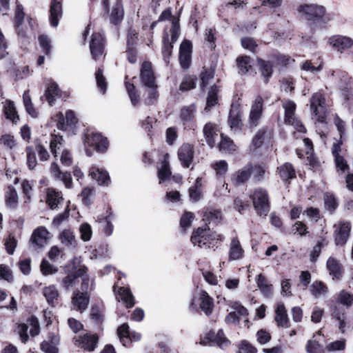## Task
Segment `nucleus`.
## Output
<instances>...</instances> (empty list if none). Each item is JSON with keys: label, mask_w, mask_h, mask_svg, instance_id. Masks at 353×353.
I'll return each mask as SVG.
<instances>
[{"label": "nucleus", "mask_w": 353, "mask_h": 353, "mask_svg": "<svg viewBox=\"0 0 353 353\" xmlns=\"http://www.w3.org/2000/svg\"><path fill=\"white\" fill-rule=\"evenodd\" d=\"M296 10L301 18L309 25L316 22L326 23L331 20L327 14V10L323 5L317 3H303L299 5Z\"/></svg>", "instance_id": "nucleus-1"}, {"label": "nucleus", "mask_w": 353, "mask_h": 353, "mask_svg": "<svg viewBox=\"0 0 353 353\" xmlns=\"http://www.w3.org/2000/svg\"><path fill=\"white\" fill-rule=\"evenodd\" d=\"M254 207L259 216H267L270 210L268 192L261 188H256L251 195Z\"/></svg>", "instance_id": "nucleus-2"}, {"label": "nucleus", "mask_w": 353, "mask_h": 353, "mask_svg": "<svg viewBox=\"0 0 353 353\" xmlns=\"http://www.w3.org/2000/svg\"><path fill=\"white\" fill-rule=\"evenodd\" d=\"M311 112L316 117L319 122L325 121L326 114L325 99L320 92H315L310 100Z\"/></svg>", "instance_id": "nucleus-3"}, {"label": "nucleus", "mask_w": 353, "mask_h": 353, "mask_svg": "<svg viewBox=\"0 0 353 353\" xmlns=\"http://www.w3.org/2000/svg\"><path fill=\"white\" fill-rule=\"evenodd\" d=\"M296 107V103L291 100L285 101L283 103V108L285 110V122L293 125L297 131L305 132V128L295 117Z\"/></svg>", "instance_id": "nucleus-4"}, {"label": "nucleus", "mask_w": 353, "mask_h": 353, "mask_svg": "<svg viewBox=\"0 0 353 353\" xmlns=\"http://www.w3.org/2000/svg\"><path fill=\"white\" fill-rule=\"evenodd\" d=\"M210 230L208 228L207 229H201L198 228L196 230L194 231L192 236L191 241L192 243L196 245H197L201 248H210L211 245H213L212 238V235L210 234Z\"/></svg>", "instance_id": "nucleus-5"}, {"label": "nucleus", "mask_w": 353, "mask_h": 353, "mask_svg": "<svg viewBox=\"0 0 353 353\" xmlns=\"http://www.w3.org/2000/svg\"><path fill=\"white\" fill-rule=\"evenodd\" d=\"M49 232L45 227L35 229L30 239V246L34 250L42 249L48 243Z\"/></svg>", "instance_id": "nucleus-6"}, {"label": "nucleus", "mask_w": 353, "mask_h": 353, "mask_svg": "<svg viewBox=\"0 0 353 353\" xmlns=\"http://www.w3.org/2000/svg\"><path fill=\"white\" fill-rule=\"evenodd\" d=\"M84 143L89 146H94L97 151L103 152L108 146L106 138H103L101 134L94 132H87L85 134Z\"/></svg>", "instance_id": "nucleus-7"}, {"label": "nucleus", "mask_w": 353, "mask_h": 353, "mask_svg": "<svg viewBox=\"0 0 353 353\" xmlns=\"http://www.w3.org/2000/svg\"><path fill=\"white\" fill-rule=\"evenodd\" d=\"M73 340L76 346L92 352L97 347L99 338L97 334H85L74 337Z\"/></svg>", "instance_id": "nucleus-8"}, {"label": "nucleus", "mask_w": 353, "mask_h": 353, "mask_svg": "<svg viewBox=\"0 0 353 353\" xmlns=\"http://www.w3.org/2000/svg\"><path fill=\"white\" fill-rule=\"evenodd\" d=\"M328 43L333 48L341 53L353 47V39L343 35H334L330 37Z\"/></svg>", "instance_id": "nucleus-9"}, {"label": "nucleus", "mask_w": 353, "mask_h": 353, "mask_svg": "<svg viewBox=\"0 0 353 353\" xmlns=\"http://www.w3.org/2000/svg\"><path fill=\"white\" fill-rule=\"evenodd\" d=\"M334 236L336 245H344L350 235V223L348 222H340L338 225H334Z\"/></svg>", "instance_id": "nucleus-10"}, {"label": "nucleus", "mask_w": 353, "mask_h": 353, "mask_svg": "<svg viewBox=\"0 0 353 353\" xmlns=\"http://www.w3.org/2000/svg\"><path fill=\"white\" fill-rule=\"evenodd\" d=\"M105 39L100 33H94L90 43V49L92 58L97 60L103 53Z\"/></svg>", "instance_id": "nucleus-11"}, {"label": "nucleus", "mask_w": 353, "mask_h": 353, "mask_svg": "<svg viewBox=\"0 0 353 353\" xmlns=\"http://www.w3.org/2000/svg\"><path fill=\"white\" fill-rule=\"evenodd\" d=\"M263 98L261 96H257L250 110L249 117L250 128L256 127L259 124V119L263 112Z\"/></svg>", "instance_id": "nucleus-12"}, {"label": "nucleus", "mask_w": 353, "mask_h": 353, "mask_svg": "<svg viewBox=\"0 0 353 353\" xmlns=\"http://www.w3.org/2000/svg\"><path fill=\"white\" fill-rule=\"evenodd\" d=\"M192 43L190 41L184 40L179 48V61L184 69L189 68L191 62Z\"/></svg>", "instance_id": "nucleus-13"}, {"label": "nucleus", "mask_w": 353, "mask_h": 353, "mask_svg": "<svg viewBox=\"0 0 353 353\" xmlns=\"http://www.w3.org/2000/svg\"><path fill=\"white\" fill-rule=\"evenodd\" d=\"M25 13L23 12V6L18 3L17 1V6L14 11V25L17 34L21 37L26 36V28L23 25Z\"/></svg>", "instance_id": "nucleus-14"}, {"label": "nucleus", "mask_w": 353, "mask_h": 353, "mask_svg": "<svg viewBox=\"0 0 353 353\" xmlns=\"http://www.w3.org/2000/svg\"><path fill=\"white\" fill-rule=\"evenodd\" d=\"M252 176V163H248L241 169L236 171L231 180L234 185H240L246 183Z\"/></svg>", "instance_id": "nucleus-15"}, {"label": "nucleus", "mask_w": 353, "mask_h": 353, "mask_svg": "<svg viewBox=\"0 0 353 353\" xmlns=\"http://www.w3.org/2000/svg\"><path fill=\"white\" fill-rule=\"evenodd\" d=\"M141 79L142 83L148 88L157 87L150 63H143L141 69Z\"/></svg>", "instance_id": "nucleus-16"}, {"label": "nucleus", "mask_w": 353, "mask_h": 353, "mask_svg": "<svg viewBox=\"0 0 353 353\" xmlns=\"http://www.w3.org/2000/svg\"><path fill=\"white\" fill-rule=\"evenodd\" d=\"M59 336L54 333H49L47 339L41 343V350L44 353H58Z\"/></svg>", "instance_id": "nucleus-17"}, {"label": "nucleus", "mask_w": 353, "mask_h": 353, "mask_svg": "<svg viewBox=\"0 0 353 353\" xmlns=\"http://www.w3.org/2000/svg\"><path fill=\"white\" fill-rule=\"evenodd\" d=\"M117 334L121 342L124 346L127 345V343L129 341H137L141 339V334L139 333L130 331L129 326L127 323H123L118 328Z\"/></svg>", "instance_id": "nucleus-18"}, {"label": "nucleus", "mask_w": 353, "mask_h": 353, "mask_svg": "<svg viewBox=\"0 0 353 353\" xmlns=\"http://www.w3.org/2000/svg\"><path fill=\"white\" fill-rule=\"evenodd\" d=\"M178 157L184 167H190L193 159L192 145L188 143L182 145L178 150Z\"/></svg>", "instance_id": "nucleus-19"}, {"label": "nucleus", "mask_w": 353, "mask_h": 353, "mask_svg": "<svg viewBox=\"0 0 353 353\" xmlns=\"http://www.w3.org/2000/svg\"><path fill=\"white\" fill-rule=\"evenodd\" d=\"M206 339L221 348L228 346L230 343L221 329L219 330L217 332L210 331L206 335Z\"/></svg>", "instance_id": "nucleus-20"}, {"label": "nucleus", "mask_w": 353, "mask_h": 353, "mask_svg": "<svg viewBox=\"0 0 353 353\" xmlns=\"http://www.w3.org/2000/svg\"><path fill=\"white\" fill-rule=\"evenodd\" d=\"M321 336V332L318 331L313 335L312 339L307 342L305 350L307 353H325V348L320 343Z\"/></svg>", "instance_id": "nucleus-21"}, {"label": "nucleus", "mask_w": 353, "mask_h": 353, "mask_svg": "<svg viewBox=\"0 0 353 353\" xmlns=\"http://www.w3.org/2000/svg\"><path fill=\"white\" fill-rule=\"evenodd\" d=\"M57 127L62 130H65L67 126H72L77 121L74 112L72 110H68L65 113V117H63L62 113H59L57 114Z\"/></svg>", "instance_id": "nucleus-22"}, {"label": "nucleus", "mask_w": 353, "mask_h": 353, "mask_svg": "<svg viewBox=\"0 0 353 353\" xmlns=\"http://www.w3.org/2000/svg\"><path fill=\"white\" fill-rule=\"evenodd\" d=\"M244 250L237 237L231 240L228 253L229 261H235L243 257Z\"/></svg>", "instance_id": "nucleus-23"}, {"label": "nucleus", "mask_w": 353, "mask_h": 353, "mask_svg": "<svg viewBox=\"0 0 353 353\" xmlns=\"http://www.w3.org/2000/svg\"><path fill=\"white\" fill-rule=\"evenodd\" d=\"M50 13V24L53 27H57L59 24V18H61L62 15V6L61 2L57 0H52Z\"/></svg>", "instance_id": "nucleus-24"}, {"label": "nucleus", "mask_w": 353, "mask_h": 353, "mask_svg": "<svg viewBox=\"0 0 353 353\" xmlns=\"http://www.w3.org/2000/svg\"><path fill=\"white\" fill-rule=\"evenodd\" d=\"M72 303L74 309L82 312L88 307L89 303V297L87 294L81 293L79 291H77L74 292V295L72 299Z\"/></svg>", "instance_id": "nucleus-25"}, {"label": "nucleus", "mask_w": 353, "mask_h": 353, "mask_svg": "<svg viewBox=\"0 0 353 353\" xmlns=\"http://www.w3.org/2000/svg\"><path fill=\"white\" fill-rule=\"evenodd\" d=\"M323 203L325 210L330 214H333L339 207V201L336 196L330 192L323 194Z\"/></svg>", "instance_id": "nucleus-26"}, {"label": "nucleus", "mask_w": 353, "mask_h": 353, "mask_svg": "<svg viewBox=\"0 0 353 353\" xmlns=\"http://www.w3.org/2000/svg\"><path fill=\"white\" fill-rule=\"evenodd\" d=\"M228 122L232 130H236L242 125L240 117V111L238 106L232 105L230 113Z\"/></svg>", "instance_id": "nucleus-27"}, {"label": "nucleus", "mask_w": 353, "mask_h": 353, "mask_svg": "<svg viewBox=\"0 0 353 353\" xmlns=\"http://www.w3.org/2000/svg\"><path fill=\"white\" fill-rule=\"evenodd\" d=\"M89 174L93 179L96 180L99 185H108L110 181L108 173L97 168H92Z\"/></svg>", "instance_id": "nucleus-28"}, {"label": "nucleus", "mask_w": 353, "mask_h": 353, "mask_svg": "<svg viewBox=\"0 0 353 353\" xmlns=\"http://www.w3.org/2000/svg\"><path fill=\"white\" fill-rule=\"evenodd\" d=\"M256 284L261 293L267 298H271L273 294L272 285L269 284L266 278L261 274L256 279Z\"/></svg>", "instance_id": "nucleus-29"}, {"label": "nucleus", "mask_w": 353, "mask_h": 353, "mask_svg": "<svg viewBox=\"0 0 353 353\" xmlns=\"http://www.w3.org/2000/svg\"><path fill=\"white\" fill-rule=\"evenodd\" d=\"M275 321L278 326L288 327L289 319L286 309L283 304L278 305L276 309Z\"/></svg>", "instance_id": "nucleus-30"}, {"label": "nucleus", "mask_w": 353, "mask_h": 353, "mask_svg": "<svg viewBox=\"0 0 353 353\" xmlns=\"http://www.w3.org/2000/svg\"><path fill=\"white\" fill-rule=\"evenodd\" d=\"M124 14L123 7L121 1L117 0L114 3L110 14V21L114 25L119 24L123 19Z\"/></svg>", "instance_id": "nucleus-31"}, {"label": "nucleus", "mask_w": 353, "mask_h": 353, "mask_svg": "<svg viewBox=\"0 0 353 353\" xmlns=\"http://www.w3.org/2000/svg\"><path fill=\"white\" fill-rule=\"evenodd\" d=\"M61 200L62 194L61 192H57L55 190L52 188L48 189L46 203L51 209H55L57 208Z\"/></svg>", "instance_id": "nucleus-32"}, {"label": "nucleus", "mask_w": 353, "mask_h": 353, "mask_svg": "<svg viewBox=\"0 0 353 353\" xmlns=\"http://www.w3.org/2000/svg\"><path fill=\"white\" fill-rule=\"evenodd\" d=\"M60 92L61 90L55 82H51L48 84L44 96L46 100L51 106L53 105L55 98L60 96Z\"/></svg>", "instance_id": "nucleus-33"}, {"label": "nucleus", "mask_w": 353, "mask_h": 353, "mask_svg": "<svg viewBox=\"0 0 353 353\" xmlns=\"http://www.w3.org/2000/svg\"><path fill=\"white\" fill-rule=\"evenodd\" d=\"M43 294L51 306H54L59 296V293L54 285H50L43 289Z\"/></svg>", "instance_id": "nucleus-34"}, {"label": "nucleus", "mask_w": 353, "mask_h": 353, "mask_svg": "<svg viewBox=\"0 0 353 353\" xmlns=\"http://www.w3.org/2000/svg\"><path fill=\"white\" fill-rule=\"evenodd\" d=\"M199 300L200 308L205 313L206 315L210 314L213 308L212 299L206 292L202 291Z\"/></svg>", "instance_id": "nucleus-35"}, {"label": "nucleus", "mask_w": 353, "mask_h": 353, "mask_svg": "<svg viewBox=\"0 0 353 353\" xmlns=\"http://www.w3.org/2000/svg\"><path fill=\"white\" fill-rule=\"evenodd\" d=\"M203 132L208 145L213 147L215 143V137L217 136L213 125L211 123H206L203 127Z\"/></svg>", "instance_id": "nucleus-36"}, {"label": "nucleus", "mask_w": 353, "mask_h": 353, "mask_svg": "<svg viewBox=\"0 0 353 353\" xmlns=\"http://www.w3.org/2000/svg\"><path fill=\"white\" fill-rule=\"evenodd\" d=\"M258 63L261 75L265 78V81L267 83L269 77L272 74L273 63L270 61H264L261 59H258Z\"/></svg>", "instance_id": "nucleus-37"}, {"label": "nucleus", "mask_w": 353, "mask_h": 353, "mask_svg": "<svg viewBox=\"0 0 353 353\" xmlns=\"http://www.w3.org/2000/svg\"><path fill=\"white\" fill-rule=\"evenodd\" d=\"M196 106L194 104H191L188 106H184L181 108L180 112V118L183 123L192 121L195 115Z\"/></svg>", "instance_id": "nucleus-38"}, {"label": "nucleus", "mask_w": 353, "mask_h": 353, "mask_svg": "<svg viewBox=\"0 0 353 353\" xmlns=\"http://www.w3.org/2000/svg\"><path fill=\"white\" fill-rule=\"evenodd\" d=\"M279 174L284 181H288L296 176L295 170L290 163H285L279 168Z\"/></svg>", "instance_id": "nucleus-39"}, {"label": "nucleus", "mask_w": 353, "mask_h": 353, "mask_svg": "<svg viewBox=\"0 0 353 353\" xmlns=\"http://www.w3.org/2000/svg\"><path fill=\"white\" fill-rule=\"evenodd\" d=\"M119 295L127 307H132L134 305V298L128 288L121 287L119 290Z\"/></svg>", "instance_id": "nucleus-40"}, {"label": "nucleus", "mask_w": 353, "mask_h": 353, "mask_svg": "<svg viewBox=\"0 0 353 353\" xmlns=\"http://www.w3.org/2000/svg\"><path fill=\"white\" fill-rule=\"evenodd\" d=\"M60 239L61 243L67 247L76 246L75 236L70 230H64L60 234Z\"/></svg>", "instance_id": "nucleus-41"}, {"label": "nucleus", "mask_w": 353, "mask_h": 353, "mask_svg": "<svg viewBox=\"0 0 353 353\" xmlns=\"http://www.w3.org/2000/svg\"><path fill=\"white\" fill-rule=\"evenodd\" d=\"M327 268L333 279H339L341 276V270L339 263L332 257H330L327 261Z\"/></svg>", "instance_id": "nucleus-42"}, {"label": "nucleus", "mask_w": 353, "mask_h": 353, "mask_svg": "<svg viewBox=\"0 0 353 353\" xmlns=\"http://www.w3.org/2000/svg\"><path fill=\"white\" fill-rule=\"evenodd\" d=\"M163 46L162 48V54L163 57V59L165 62H169V57L172 54V50L173 48V46L172 45V42L169 40V35L168 32H165L163 37Z\"/></svg>", "instance_id": "nucleus-43"}, {"label": "nucleus", "mask_w": 353, "mask_h": 353, "mask_svg": "<svg viewBox=\"0 0 353 353\" xmlns=\"http://www.w3.org/2000/svg\"><path fill=\"white\" fill-rule=\"evenodd\" d=\"M327 288L321 281H314L310 286V292L316 298H319L327 293Z\"/></svg>", "instance_id": "nucleus-44"}, {"label": "nucleus", "mask_w": 353, "mask_h": 353, "mask_svg": "<svg viewBox=\"0 0 353 353\" xmlns=\"http://www.w3.org/2000/svg\"><path fill=\"white\" fill-rule=\"evenodd\" d=\"M219 92V88L216 85H212L208 92L207 98L206 107L205 110L209 111L210 108L217 103V94Z\"/></svg>", "instance_id": "nucleus-45"}, {"label": "nucleus", "mask_w": 353, "mask_h": 353, "mask_svg": "<svg viewBox=\"0 0 353 353\" xmlns=\"http://www.w3.org/2000/svg\"><path fill=\"white\" fill-rule=\"evenodd\" d=\"M237 65L239 69V73L246 74L252 70L251 65V59L250 57L245 56L237 59Z\"/></svg>", "instance_id": "nucleus-46"}, {"label": "nucleus", "mask_w": 353, "mask_h": 353, "mask_svg": "<svg viewBox=\"0 0 353 353\" xmlns=\"http://www.w3.org/2000/svg\"><path fill=\"white\" fill-rule=\"evenodd\" d=\"M265 167L262 164H252V174L254 182H261L264 179Z\"/></svg>", "instance_id": "nucleus-47"}, {"label": "nucleus", "mask_w": 353, "mask_h": 353, "mask_svg": "<svg viewBox=\"0 0 353 353\" xmlns=\"http://www.w3.org/2000/svg\"><path fill=\"white\" fill-rule=\"evenodd\" d=\"M6 203L10 208H14L18 203V194L12 186H8L6 193Z\"/></svg>", "instance_id": "nucleus-48"}, {"label": "nucleus", "mask_w": 353, "mask_h": 353, "mask_svg": "<svg viewBox=\"0 0 353 353\" xmlns=\"http://www.w3.org/2000/svg\"><path fill=\"white\" fill-rule=\"evenodd\" d=\"M4 112L6 118L12 121L13 123H17V121L19 119V116L17 114L14 103L10 101H7V105L5 107Z\"/></svg>", "instance_id": "nucleus-49"}, {"label": "nucleus", "mask_w": 353, "mask_h": 353, "mask_svg": "<svg viewBox=\"0 0 353 353\" xmlns=\"http://www.w3.org/2000/svg\"><path fill=\"white\" fill-rule=\"evenodd\" d=\"M171 175V171L170 169L169 163L166 159L162 162L161 167L159 168L158 172V176L159 178V183H162L165 179H168Z\"/></svg>", "instance_id": "nucleus-50"}, {"label": "nucleus", "mask_w": 353, "mask_h": 353, "mask_svg": "<svg viewBox=\"0 0 353 353\" xmlns=\"http://www.w3.org/2000/svg\"><path fill=\"white\" fill-rule=\"evenodd\" d=\"M23 103L26 108V110L27 112L31 115L32 117H37V112L34 110L33 107V104L32 103L30 97L28 94V91H25L23 94Z\"/></svg>", "instance_id": "nucleus-51"}, {"label": "nucleus", "mask_w": 353, "mask_h": 353, "mask_svg": "<svg viewBox=\"0 0 353 353\" xmlns=\"http://www.w3.org/2000/svg\"><path fill=\"white\" fill-rule=\"evenodd\" d=\"M219 149L220 150L231 152L235 150V145L233 143V141L230 140L228 137H223L221 135V141L219 143Z\"/></svg>", "instance_id": "nucleus-52"}, {"label": "nucleus", "mask_w": 353, "mask_h": 353, "mask_svg": "<svg viewBox=\"0 0 353 353\" xmlns=\"http://www.w3.org/2000/svg\"><path fill=\"white\" fill-rule=\"evenodd\" d=\"M26 151L27 155V165L30 169L32 170L37 164L35 152L30 146L27 147Z\"/></svg>", "instance_id": "nucleus-53"}, {"label": "nucleus", "mask_w": 353, "mask_h": 353, "mask_svg": "<svg viewBox=\"0 0 353 353\" xmlns=\"http://www.w3.org/2000/svg\"><path fill=\"white\" fill-rule=\"evenodd\" d=\"M94 194L95 190L93 188H85L81 194L83 203L86 205H90Z\"/></svg>", "instance_id": "nucleus-54"}, {"label": "nucleus", "mask_w": 353, "mask_h": 353, "mask_svg": "<svg viewBox=\"0 0 353 353\" xmlns=\"http://www.w3.org/2000/svg\"><path fill=\"white\" fill-rule=\"evenodd\" d=\"M213 169L216 172V174L219 176H224L228 170V163L225 160L216 161L213 165Z\"/></svg>", "instance_id": "nucleus-55"}, {"label": "nucleus", "mask_w": 353, "mask_h": 353, "mask_svg": "<svg viewBox=\"0 0 353 353\" xmlns=\"http://www.w3.org/2000/svg\"><path fill=\"white\" fill-rule=\"evenodd\" d=\"M126 90L128 92L131 102L134 105H136L139 101V96L135 92V87L133 83L129 82L125 83Z\"/></svg>", "instance_id": "nucleus-56"}, {"label": "nucleus", "mask_w": 353, "mask_h": 353, "mask_svg": "<svg viewBox=\"0 0 353 353\" xmlns=\"http://www.w3.org/2000/svg\"><path fill=\"white\" fill-rule=\"evenodd\" d=\"M339 301L341 304L350 307L353 303V294L342 290L339 293Z\"/></svg>", "instance_id": "nucleus-57"}, {"label": "nucleus", "mask_w": 353, "mask_h": 353, "mask_svg": "<svg viewBox=\"0 0 353 353\" xmlns=\"http://www.w3.org/2000/svg\"><path fill=\"white\" fill-rule=\"evenodd\" d=\"M96 81L98 87L101 89V90L104 93L105 92L107 88V83L105 77L103 74V70L99 68L95 74Z\"/></svg>", "instance_id": "nucleus-58"}, {"label": "nucleus", "mask_w": 353, "mask_h": 353, "mask_svg": "<svg viewBox=\"0 0 353 353\" xmlns=\"http://www.w3.org/2000/svg\"><path fill=\"white\" fill-rule=\"evenodd\" d=\"M195 87V81L194 79L192 77H186L184 78L183 81L181 82L179 89L180 90L188 91L190 90Z\"/></svg>", "instance_id": "nucleus-59"}, {"label": "nucleus", "mask_w": 353, "mask_h": 353, "mask_svg": "<svg viewBox=\"0 0 353 353\" xmlns=\"http://www.w3.org/2000/svg\"><path fill=\"white\" fill-rule=\"evenodd\" d=\"M334 161L337 171H341L343 173L349 171L350 166L342 156L334 158Z\"/></svg>", "instance_id": "nucleus-60"}, {"label": "nucleus", "mask_w": 353, "mask_h": 353, "mask_svg": "<svg viewBox=\"0 0 353 353\" xmlns=\"http://www.w3.org/2000/svg\"><path fill=\"white\" fill-rule=\"evenodd\" d=\"M13 279L12 271L8 265L4 264L0 265V279H3L8 282L11 281Z\"/></svg>", "instance_id": "nucleus-61"}, {"label": "nucleus", "mask_w": 353, "mask_h": 353, "mask_svg": "<svg viewBox=\"0 0 353 353\" xmlns=\"http://www.w3.org/2000/svg\"><path fill=\"white\" fill-rule=\"evenodd\" d=\"M41 271L44 275H48L55 273L57 270L46 259H43L41 263Z\"/></svg>", "instance_id": "nucleus-62"}, {"label": "nucleus", "mask_w": 353, "mask_h": 353, "mask_svg": "<svg viewBox=\"0 0 353 353\" xmlns=\"http://www.w3.org/2000/svg\"><path fill=\"white\" fill-rule=\"evenodd\" d=\"M81 238L84 241H89L92 236V229L89 224L83 223L80 227Z\"/></svg>", "instance_id": "nucleus-63"}, {"label": "nucleus", "mask_w": 353, "mask_h": 353, "mask_svg": "<svg viewBox=\"0 0 353 353\" xmlns=\"http://www.w3.org/2000/svg\"><path fill=\"white\" fill-rule=\"evenodd\" d=\"M5 246L9 254H13L17 247V241L14 236L10 235L5 241Z\"/></svg>", "instance_id": "nucleus-64"}]
</instances>
